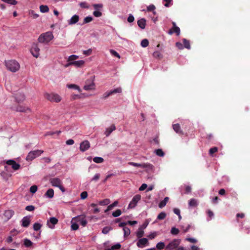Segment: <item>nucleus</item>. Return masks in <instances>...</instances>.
Here are the masks:
<instances>
[{
	"label": "nucleus",
	"mask_w": 250,
	"mask_h": 250,
	"mask_svg": "<svg viewBox=\"0 0 250 250\" xmlns=\"http://www.w3.org/2000/svg\"><path fill=\"white\" fill-rule=\"evenodd\" d=\"M54 38L52 32L48 31L41 34L38 38L39 42L44 44H48Z\"/></svg>",
	"instance_id": "obj_1"
},
{
	"label": "nucleus",
	"mask_w": 250,
	"mask_h": 250,
	"mask_svg": "<svg viewBox=\"0 0 250 250\" xmlns=\"http://www.w3.org/2000/svg\"><path fill=\"white\" fill-rule=\"evenodd\" d=\"M6 68L12 72H16L20 68L19 63L16 60H11L5 62Z\"/></svg>",
	"instance_id": "obj_2"
},
{
	"label": "nucleus",
	"mask_w": 250,
	"mask_h": 250,
	"mask_svg": "<svg viewBox=\"0 0 250 250\" xmlns=\"http://www.w3.org/2000/svg\"><path fill=\"white\" fill-rule=\"evenodd\" d=\"M49 182L53 187L59 188L62 192L65 191L64 188L62 186V182L60 178L58 177L50 178Z\"/></svg>",
	"instance_id": "obj_3"
},
{
	"label": "nucleus",
	"mask_w": 250,
	"mask_h": 250,
	"mask_svg": "<svg viewBox=\"0 0 250 250\" xmlns=\"http://www.w3.org/2000/svg\"><path fill=\"white\" fill-rule=\"evenodd\" d=\"M181 243V240L179 239H174L169 242L166 246L165 250H175L179 248V245Z\"/></svg>",
	"instance_id": "obj_4"
},
{
	"label": "nucleus",
	"mask_w": 250,
	"mask_h": 250,
	"mask_svg": "<svg viewBox=\"0 0 250 250\" xmlns=\"http://www.w3.org/2000/svg\"><path fill=\"white\" fill-rule=\"evenodd\" d=\"M45 98L51 102L59 103L62 100V98L60 95L54 93H46L45 94Z\"/></svg>",
	"instance_id": "obj_5"
},
{
	"label": "nucleus",
	"mask_w": 250,
	"mask_h": 250,
	"mask_svg": "<svg viewBox=\"0 0 250 250\" xmlns=\"http://www.w3.org/2000/svg\"><path fill=\"white\" fill-rule=\"evenodd\" d=\"M43 152V150L39 149L31 151L28 153V155H27L26 159L28 161H32L36 157L40 156Z\"/></svg>",
	"instance_id": "obj_6"
},
{
	"label": "nucleus",
	"mask_w": 250,
	"mask_h": 250,
	"mask_svg": "<svg viewBox=\"0 0 250 250\" xmlns=\"http://www.w3.org/2000/svg\"><path fill=\"white\" fill-rule=\"evenodd\" d=\"M92 6L95 9V11L93 12V15L95 17H101L102 15V13L99 10H100L103 8V4L102 3L94 4Z\"/></svg>",
	"instance_id": "obj_7"
},
{
	"label": "nucleus",
	"mask_w": 250,
	"mask_h": 250,
	"mask_svg": "<svg viewBox=\"0 0 250 250\" xmlns=\"http://www.w3.org/2000/svg\"><path fill=\"white\" fill-rule=\"evenodd\" d=\"M141 196L139 194H137V195H135L133 197L132 200L129 203L128 206V208H134L136 206L138 202L141 200Z\"/></svg>",
	"instance_id": "obj_8"
},
{
	"label": "nucleus",
	"mask_w": 250,
	"mask_h": 250,
	"mask_svg": "<svg viewBox=\"0 0 250 250\" xmlns=\"http://www.w3.org/2000/svg\"><path fill=\"white\" fill-rule=\"evenodd\" d=\"M40 49L39 48L38 44L33 43L30 49V52L32 54V55L34 57L37 58L40 56Z\"/></svg>",
	"instance_id": "obj_9"
},
{
	"label": "nucleus",
	"mask_w": 250,
	"mask_h": 250,
	"mask_svg": "<svg viewBox=\"0 0 250 250\" xmlns=\"http://www.w3.org/2000/svg\"><path fill=\"white\" fill-rule=\"evenodd\" d=\"M4 163H5V164L9 166H11L12 167V168L14 170H18L21 167L20 165L16 163V161H14V160H5L4 161Z\"/></svg>",
	"instance_id": "obj_10"
},
{
	"label": "nucleus",
	"mask_w": 250,
	"mask_h": 250,
	"mask_svg": "<svg viewBox=\"0 0 250 250\" xmlns=\"http://www.w3.org/2000/svg\"><path fill=\"white\" fill-rule=\"evenodd\" d=\"M73 220H76V222L80 223L83 227L85 226L87 223L85 216H78L73 217Z\"/></svg>",
	"instance_id": "obj_11"
},
{
	"label": "nucleus",
	"mask_w": 250,
	"mask_h": 250,
	"mask_svg": "<svg viewBox=\"0 0 250 250\" xmlns=\"http://www.w3.org/2000/svg\"><path fill=\"white\" fill-rule=\"evenodd\" d=\"M15 110L18 112H24V113L31 112V111H32V110L30 107H29L28 106H26L21 105H18L16 107Z\"/></svg>",
	"instance_id": "obj_12"
},
{
	"label": "nucleus",
	"mask_w": 250,
	"mask_h": 250,
	"mask_svg": "<svg viewBox=\"0 0 250 250\" xmlns=\"http://www.w3.org/2000/svg\"><path fill=\"white\" fill-rule=\"evenodd\" d=\"M90 145L89 142L85 140L82 142L80 145V149L82 152H84L89 148Z\"/></svg>",
	"instance_id": "obj_13"
},
{
	"label": "nucleus",
	"mask_w": 250,
	"mask_h": 250,
	"mask_svg": "<svg viewBox=\"0 0 250 250\" xmlns=\"http://www.w3.org/2000/svg\"><path fill=\"white\" fill-rule=\"evenodd\" d=\"M58 222V220L56 217H50L49 220L47 221V225L49 228L53 229L54 228V226L57 224Z\"/></svg>",
	"instance_id": "obj_14"
},
{
	"label": "nucleus",
	"mask_w": 250,
	"mask_h": 250,
	"mask_svg": "<svg viewBox=\"0 0 250 250\" xmlns=\"http://www.w3.org/2000/svg\"><path fill=\"white\" fill-rule=\"evenodd\" d=\"M149 243L147 238H143L139 239L137 243V246L139 248H143L146 246H148Z\"/></svg>",
	"instance_id": "obj_15"
},
{
	"label": "nucleus",
	"mask_w": 250,
	"mask_h": 250,
	"mask_svg": "<svg viewBox=\"0 0 250 250\" xmlns=\"http://www.w3.org/2000/svg\"><path fill=\"white\" fill-rule=\"evenodd\" d=\"M84 63V61L83 60H79L76 61L74 62H71L68 63L65 66L67 67L70 65H74L77 67H80L83 66Z\"/></svg>",
	"instance_id": "obj_16"
},
{
	"label": "nucleus",
	"mask_w": 250,
	"mask_h": 250,
	"mask_svg": "<svg viewBox=\"0 0 250 250\" xmlns=\"http://www.w3.org/2000/svg\"><path fill=\"white\" fill-rule=\"evenodd\" d=\"M30 222V217L28 216H25L21 220V226L23 227L27 228L29 226Z\"/></svg>",
	"instance_id": "obj_17"
},
{
	"label": "nucleus",
	"mask_w": 250,
	"mask_h": 250,
	"mask_svg": "<svg viewBox=\"0 0 250 250\" xmlns=\"http://www.w3.org/2000/svg\"><path fill=\"white\" fill-rule=\"evenodd\" d=\"M15 98L16 102L20 103L24 101L25 96L22 93L17 92L15 94Z\"/></svg>",
	"instance_id": "obj_18"
},
{
	"label": "nucleus",
	"mask_w": 250,
	"mask_h": 250,
	"mask_svg": "<svg viewBox=\"0 0 250 250\" xmlns=\"http://www.w3.org/2000/svg\"><path fill=\"white\" fill-rule=\"evenodd\" d=\"M79 21V16L77 15H73L67 21L68 25H71L76 24Z\"/></svg>",
	"instance_id": "obj_19"
},
{
	"label": "nucleus",
	"mask_w": 250,
	"mask_h": 250,
	"mask_svg": "<svg viewBox=\"0 0 250 250\" xmlns=\"http://www.w3.org/2000/svg\"><path fill=\"white\" fill-rule=\"evenodd\" d=\"M116 129V126L114 125H112L109 127L106 128L104 134L106 137H108L110 134Z\"/></svg>",
	"instance_id": "obj_20"
},
{
	"label": "nucleus",
	"mask_w": 250,
	"mask_h": 250,
	"mask_svg": "<svg viewBox=\"0 0 250 250\" xmlns=\"http://www.w3.org/2000/svg\"><path fill=\"white\" fill-rule=\"evenodd\" d=\"M137 24L138 26L142 29H144L146 25V20L144 18H142L138 20L137 21Z\"/></svg>",
	"instance_id": "obj_21"
},
{
	"label": "nucleus",
	"mask_w": 250,
	"mask_h": 250,
	"mask_svg": "<svg viewBox=\"0 0 250 250\" xmlns=\"http://www.w3.org/2000/svg\"><path fill=\"white\" fill-rule=\"evenodd\" d=\"M14 214V211L12 209L6 210L4 211L3 214L4 217L9 220L12 218Z\"/></svg>",
	"instance_id": "obj_22"
},
{
	"label": "nucleus",
	"mask_w": 250,
	"mask_h": 250,
	"mask_svg": "<svg viewBox=\"0 0 250 250\" xmlns=\"http://www.w3.org/2000/svg\"><path fill=\"white\" fill-rule=\"evenodd\" d=\"M95 88V84L93 82H92L90 83H88L87 82H86V83L83 86V89L85 90H90L94 89Z\"/></svg>",
	"instance_id": "obj_23"
},
{
	"label": "nucleus",
	"mask_w": 250,
	"mask_h": 250,
	"mask_svg": "<svg viewBox=\"0 0 250 250\" xmlns=\"http://www.w3.org/2000/svg\"><path fill=\"white\" fill-rule=\"evenodd\" d=\"M173 33H175L177 36H179L180 34V28L178 27V26H175L174 28H172L168 32V33L169 35H171Z\"/></svg>",
	"instance_id": "obj_24"
},
{
	"label": "nucleus",
	"mask_w": 250,
	"mask_h": 250,
	"mask_svg": "<svg viewBox=\"0 0 250 250\" xmlns=\"http://www.w3.org/2000/svg\"><path fill=\"white\" fill-rule=\"evenodd\" d=\"M198 200L194 198H192L188 201L189 207H196L198 205Z\"/></svg>",
	"instance_id": "obj_25"
},
{
	"label": "nucleus",
	"mask_w": 250,
	"mask_h": 250,
	"mask_svg": "<svg viewBox=\"0 0 250 250\" xmlns=\"http://www.w3.org/2000/svg\"><path fill=\"white\" fill-rule=\"evenodd\" d=\"M172 128L177 133L183 134V131L181 129V127L179 124L173 125Z\"/></svg>",
	"instance_id": "obj_26"
},
{
	"label": "nucleus",
	"mask_w": 250,
	"mask_h": 250,
	"mask_svg": "<svg viewBox=\"0 0 250 250\" xmlns=\"http://www.w3.org/2000/svg\"><path fill=\"white\" fill-rule=\"evenodd\" d=\"M54 194V190L52 188H50L47 190V191L44 194V196L49 198H52L53 197Z\"/></svg>",
	"instance_id": "obj_27"
},
{
	"label": "nucleus",
	"mask_w": 250,
	"mask_h": 250,
	"mask_svg": "<svg viewBox=\"0 0 250 250\" xmlns=\"http://www.w3.org/2000/svg\"><path fill=\"white\" fill-rule=\"evenodd\" d=\"M71 229H72L73 230H76L78 229L79 225L77 224L78 222H76V220H73V218H72V219L71 221Z\"/></svg>",
	"instance_id": "obj_28"
},
{
	"label": "nucleus",
	"mask_w": 250,
	"mask_h": 250,
	"mask_svg": "<svg viewBox=\"0 0 250 250\" xmlns=\"http://www.w3.org/2000/svg\"><path fill=\"white\" fill-rule=\"evenodd\" d=\"M165 248H166L165 243L163 242H160L156 244L155 248L157 250H162Z\"/></svg>",
	"instance_id": "obj_29"
},
{
	"label": "nucleus",
	"mask_w": 250,
	"mask_h": 250,
	"mask_svg": "<svg viewBox=\"0 0 250 250\" xmlns=\"http://www.w3.org/2000/svg\"><path fill=\"white\" fill-rule=\"evenodd\" d=\"M168 197H166L163 200L160 202L159 204V207L161 208L164 207L166 205L167 201H168Z\"/></svg>",
	"instance_id": "obj_30"
},
{
	"label": "nucleus",
	"mask_w": 250,
	"mask_h": 250,
	"mask_svg": "<svg viewBox=\"0 0 250 250\" xmlns=\"http://www.w3.org/2000/svg\"><path fill=\"white\" fill-rule=\"evenodd\" d=\"M23 242L25 247L26 248L31 247L33 244V242L27 238L24 239Z\"/></svg>",
	"instance_id": "obj_31"
},
{
	"label": "nucleus",
	"mask_w": 250,
	"mask_h": 250,
	"mask_svg": "<svg viewBox=\"0 0 250 250\" xmlns=\"http://www.w3.org/2000/svg\"><path fill=\"white\" fill-rule=\"evenodd\" d=\"M67 87L70 89H74L75 90H78L79 92L81 91V89H80V87L78 85L75 84H67Z\"/></svg>",
	"instance_id": "obj_32"
},
{
	"label": "nucleus",
	"mask_w": 250,
	"mask_h": 250,
	"mask_svg": "<svg viewBox=\"0 0 250 250\" xmlns=\"http://www.w3.org/2000/svg\"><path fill=\"white\" fill-rule=\"evenodd\" d=\"M141 165L142 168H146L149 170H152L153 168V165L149 163H143L141 164Z\"/></svg>",
	"instance_id": "obj_33"
},
{
	"label": "nucleus",
	"mask_w": 250,
	"mask_h": 250,
	"mask_svg": "<svg viewBox=\"0 0 250 250\" xmlns=\"http://www.w3.org/2000/svg\"><path fill=\"white\" fill-rule=\"evenodd\" d=\"M40 11L42 13H46L49 11V8L47 5H42L40 6Z\"/></svg>",
	"instance_id": "obj_34"
},
{
	"label": "nucleus",
	"mask_w": 250,
	"mask_h": 250,
	"mask_svg": "<svg viewBox=\"0 0 250 250\" xmlns=\"http://www.w3.org/2000/svg\"><path fill=\"white\" fill-rule=\"evenodd\" d=\"M183 42L184 44V48H186L188 49L190 48V45L189 41L187 40L186 39H184L183 40Z\"/></svg>",
	"instance_id": "obj_35"
},
{
	"label": "nucleus",
	"mask_w": 250,
	"mask_h": 250,
	"mask_svg": "<svg viewBox=\"0 0 250 250\" xmlns=\"http://www.w3.org/2000/svg\"><path fill=\"white\" fill-rule=\"evenodd\" d=\"M110 202V200L109 199H105L103 200L99 201L98 204L101 206H105L108 205Z\"/></svg>",
	"instance_id": "obj_36"
},
{
	"label": "nucleus",
	"mask_w": 250,
	"mask_h": 250,
	"mask_svg": "<svg viewBox=\"0 0 250 250\" xmlns=\"http://www.w3.org/2000/svg\"><path fill=\"white\" fill-rule=\"evenodd\" d=\"M154 152L157 156L160 157H164L165 155V153L164 152L162 149H156Z\"/></svg>",
	"instance_id": "obj_37"
},
{
	"label": "nucleus",
	"mask_w": 250,
	"mask_h": 250,
	"mask_svg": "<svg viewBox=\"0 0 250 250\" xmlns=\"http://www.w3.org/2000/svg\"><path fill=\"white\" fill-rule=\"evenodd\" d=\"M93 161L96 163L100 164L104 162V159L101 157H95L93 158Z\"/></svg>",
	"instance_id": "obj_38"
},
{
	"label": "nucleus",
	"mask_w": 250,
	"mask_h": 250,
	"mask_svg": "<svg viewBox=\"0 0 250 250\" xmlns=\"http://www.w3.org/2000/svg\"><path fill=\"white\" fill-rule=\"evenodd\" d=\"M42 227V225L39 223H35L33 225V229L35 231L39 230Z\"/></svg>",
	"instance_id": "obj_39"
},
{
	"label": "nucleus",
	"mask_w": 250,
	"mask_h": 250,
	"mask_svg": "<svg viewBox=\"0 0 250 250\" xmlns=\"http://www.w3.org/2000/svg\"><path fill=\"white\" fill-rule=\"evenodd\" d=\"M123 230L125 237L128 236L130 234V230L127 227H124Z\"/></svg>",
	"instance_id": "obj_40"
},
{
	"label": "nucleus",
	"mask_w": 250,
	"mask_h": 250,
	"mask_svg": "<svg viewBox=\"0 0 250 250\" xmlns=\"http://www.w3.org/2000/svg\"><path fill=\"white\" fill-rule=\"evenodd\" d=\"M111 95L116 94V93H121L122 92V88L119 87L117 88H115L113 90H110Z\"/></svg>",
	"instance_id": "obj_41"
},
{
	"label": "nucleus",
	"mask_w": 250,
	"mask_h": 250,
	"mask_svg": "<svg viewBox=\"0 0 250 250\" xmlns=\"http://www.w3.org/2000/svg\"><path fill=\"white\" fill-rule=\"evenodd\" d=\"M149 44V42L148 40L145 39L141 41V45L143 47H147Z\"/></svg>",
	"instance_id": "obj_42"
},
{
	"label": "nucleus",
	"mask_w": 250,
	"mask_h": 250,
	"mask_svg": "<svg viewBox=\"0 0 250 250\" xmlns=\"http://www.w3.org/2000/svg\"><path fill=\"white\" fill-rule=\"evenodd\" d=\"M166 213L165 212H161L157 216V219L158 220H163L166 217Z\"/></svg>",
	"instance_id": "obj_43"
},
{
	"label": "nucleus",
	"mask_w": 250,
	"mask_h": 250,
	"mask_svg": "<svg viewBox=\"0 0 250 250\" xmlns=\"http://www.w3.org/2000/svg\"><path fill=\"white\" fill-rule=\"evenodd\" d=\"M153 56L155 58L160 59L162 57V55L160 51H156L153 52Z\"/></svg>",
	"instance_id": "obj_44"
},
{
	"label": "nucleus",
	"mask_w": 250,
	"mask_h": 250,
	"mask_svg": "<svg viewBox=\"0 0 250 250\" xmlns=\"http://www.w3.org/2000/svg\"><path fill=\"white\" fill-rule=\"evenodd\" d=\"M79 58V56L75 55H72L70 56L68 59V62H74L75 60Z\"/></svg>",
	"instance_id": "obj_45"
},
{
	"label": "nucleus",
	"mask_w": 250,
	"mask_h": 250,
	"mask_svg": "<svg viewBox=\"0 0 250 250\" xmlns=\"http://www.w3.org/2000/svg\"><path fill=\"white\" fill-rule=\"evenodd\" d=\"M122 214V211L121 209H118L116 211L113 212L112 215L114 217H117L121 215Z\"/></svg>",
	"instance_id": "obj_46"
},
{
	"label": "nucleus",
	"mask_w": 250,
	"mask_h": 250,
	"mask_svg": "<svg viewBox=\"0 0 250 250\" xmlns=\"http://www.w3.org/2000/svg\"><path fill=\"white\" fill-rule=\"evenodd\" d=\"M179 232V230L178 229L175 228V227H172L170 230V233L172 234V235H177Z\"/></svg>",
	"instance_id": "obj_47"
},
{
	"label": "nucleus",
	"mask_w": 250,
	"mask_h": 250,
	"mask_svg": "<svg viewBox=\"0 0 250 250\" xmlns=\"http://www.w3.org/2000/svg\"><path fill=\"white\" fill-rule=\"evenodd\" d=\"M112 229L111 227H105L102 229V232L104 234H107L110 230Z\"/></svg>",
	"instance_id": "obj_48"
},
{
	"label": "nucleus",
	"mask_w": 250,
	"mask_h": 250,
	"mask_svg": "<svg viewBox=\"0 0 250 250\" xmlns=\"http://www.w3.org/2000/svg\"><path fill=\"white\" fill-rule=\"evenodd\" d=\"M144 231L140 229L136 232V236L138 238H141L144 235Z\"/></svg>",
	"instance_id": "obj_49"
},
{
	"label": "nucleus",
	"mask_w": 250,
	"mask_h": 250,
	"mask_svg": "<svg viewBox=\"0 0 250 250\" xmlns=\"http://www.w3.org/2000/svg\"><path fill=\"white\" fill-rule=\"evenodd\" d=\"M93 20V18L91 16L86 17L83 20V24L91 22Z\"/></svg>",
	"instance_id": "obj_50"
},
{
	"label": "nucleus",
	"mask_w": 250,
	"mask_h": 250,
	"mask_svg": "<svg viewBox=\"0 0 250 250\" xmlns=\"http://www.w3.org/2000/svg\"><path fill=\"white\" fill-rule=\"evenodd\" d=\"M109 51L112 55L118 58H120V55H119V54L114 50L110 49Z\"/></svg>",
	"instance_id": "obj_51"
},
{
	"label": "nucleus",
	"mask_w": 250,
	"mask_h": 250,
	"mask_svg": "<svg viewBox=\"0 0 250 250\" xmlns=\"http://www.w3.org/2000/svg\"><path fill=\"white\" fill-rule=\"evenodd\" d=\"M121 245L119 243H117L113 246H112L110 249V250H118L120 249Z\"/></svg>",
	"instance_id": "obj_52"
},
{
	"label": "nucleus",
	"mask_w": 250,
	"mask_h": 250,
	"mask_svg": "<svg viewBox=\"0 0 250 250\" xmlns=\"http://www.w3.org/2000/svg\"><path fill=\"white\" fill-rule=\"evenodd\" d=\"M3 1L11 5H16L17 1L16 0H2Z\"/></svg>",
	"instance_id": "obj_53"
},
{
	"label": "nucleus",
	"mask_w": 250,
	"mask_h": 250,
	"mask_svg": "<svg viewBox=\"0 0 250 250\" xmlns=\"http://www.w3.org/2000/svg\"><path fill=\"white\" fill-rule=\"evenodd\" d=\"M37 189H38L37 186L36 185H33L30 187V192H31L33 194V193H35L36 192V191H37Z\"/></svg>",
	"instance_id": "obj_54"
},
{
	"label": "nucleus",
	"mask_w": 250,
	"mask_h": 250,
	"mask_svg": "<svg viewBox=\"0 0 250 250\" xmlns=\"http://www.w3.org/2000/svg\"><path fill=\"white\" fill-rule=\"evenodd\" d=\"M163 1L166 2V3L164 4V5H165V6L167 7H169L172 4V0H163Z\"/></svg>",
	"instance_id": "obj_55"
},
{
	"label": "nucleus",
	"mask_w": 250,
	"mask_h": 250,
	"mask_svg": "<svg viewBox=\"0 0 250 250\" xmlns=\"http://www.w3.org/2000/svg\"><path fill=\"white\" fill-rule=\"evenodd\" d=\"M100 177V173H96L95 174V175L93 176V177L91 179V181H97Z\"/></svg>",
	"instance_id": "obj_56"
},
{
	"label": "nucleus",
	"mask_w": 250,
	"mask_h": 250,
	"mask_svg": "<svg viewBox=\"0 0 250 250\" xmlns=\"http://www.w3.org/2000/svg\"><path fill=\"white\" fill-rule=\"evenodd\" d=\"M29 13L30 16L34 19H36L39 17V15L35 13L33 10H30Z\"/></svg>",
	"instance_id": "obj_57"
},
{
	"label": "nucleus",
	"mask_w": 250,
	"mask_h": 250,
	"mask_svg": "<svg viewBox=\"0 0 250 250\" xmlns=\"http://www.w3.org/2000/svg\"><path fill=\"white\" fill-rule=\"evenodd\" d=\"M35 207L33 205H29L25 207V210L29 211H32L35 210Z\"/></svg>",
	"instance_id": "obj_58"
},
{
	"label": "nucleus",
	"mask_w": 250,
	"mask_h": 250,
	"mask_svg": "<svg viewBox=\"0 0 250 250\" xmlns=\"http://www.w3.org/2000/svg\"><path fill=\"white\" fill-rule=\"evenodd\" d=\"M217 150H218V148L216 147H212V148L209 149V153L210 155H211L213 153H214L216 152H217Z\"/></svg>",
	"instance_id": "obj_59"
},
{
	"label": "nucleus",
	"mask_w": 250,
	"mask_h": 250,
	"mask_svg": "<svg viewBox=\"0 0 250 250\" xmlns=\"http://www.w3.org/2000/svg\"><path fill=\"white\" fill-rule=\"evenodd\" d=\"M110 95H111V93L110 91H107V92H105L103 94L102 98L103 99H106V98H107Z\"/></svg>",
	"instance_id": "obj_60"
},
{
	"label": "nucleus",
	"mask_w": 250,
	"mask_h": 250,
	"mask_svg": "<svg viewBox=\"0 0 250 250\" xmlns=\"http://www.w3.org/2000/svg\"><path fill=\"white\" fill-rule=\"evenodd\" d=\"M128 164L129 165H130L132 166L139 167H141V166H142L141 164L136 163H134V162H128Z\"/></svg>",
	"instance_id": "obj_61"
},
{
	"label": "nucleus",
	"mask_w": 250,
	"mask_h": 250,
	"mask_svg": "<svg viewBox=\"0 0 250 250\" xmlns=\"http://www.w3.org/2000/svg\"><path fill=\"white\" fill-rule=\"evenodd\" d=\"M118 202L116 201L114 202L112 204L108 206V209H112L114 207L117 206Z\"/></svg>",
	"instance_id": "obj_62"
},
{
	"label": "nucleus",
	"mask_w": 250,
	"mask_h": 250,
	"mask_svg": "<svg viewBox=\"0 0 250 250\" xmlns=\"http://www.w3.org/2000/svg\"><path fill=\"white\" fill-rule=\"evenodd\" d=\"M134 21V18L132 14H129L127 18V21L128 22H132Z\"/></svg>",
	"instance_id": "obj_63"
},
{
	"label": "nucleus",
	"mask_w": 250,
	"mask_h": 250,
	"mask_svg": "<svg viewBox=\"0 0 250 250\" xmlns=\"http://www.w3.org/2000/svg\"><path fill=\"white\" fill-rule=\"evenodd\" d=\"M87 197V193L86 191H83L81 194V198L82 199H85Z\"/></svg>",
	"instance_id": "obj_64"
}]
</instances>
